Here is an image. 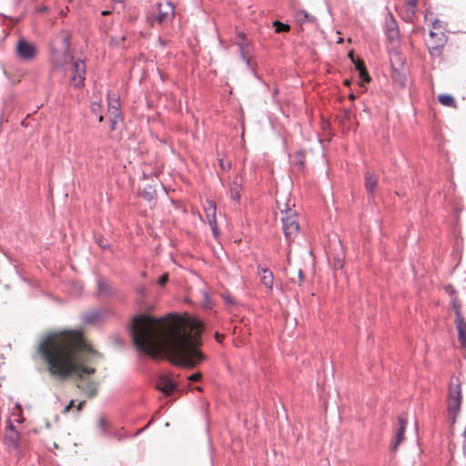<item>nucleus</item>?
<instances>
[{
    "mask_svg": "<svg viewBox=\"0 0 466 466\" xmlns=\"http://www.w3.org/2000/svg\"><path fill=\"white\" fill-rule=\"evenodd\" d=\"M193 332L180 331L178 316L155 318L149 314L136 315L130 325V335L137 351L152 359H157L160 351H166L171 362L186 368H194L206 360L199 348L202 345V322L194 319Z\"/></svg>",
    "mask_w": 466,
    "mask_h": 466,
    "instance_id": "nucleus-1",
    "label": "nucleus"
},
{
    "mask_svg": "<svg viewBox=\"0 0 466 466\" xmlns=\"http://www.w3.org/2000/svg\"><path fill=\"white\" fill-rule=\"evenodd\" d=\"M37 353L46 363L50 375L65 380L76 375L79 382L77 387L88 398L97 394V386L94 381L83 380V376L94 374V368H86L83 364L88 361L89 356H98L79 330H63L51 332L42 337Z\"/></svg>",
    "mask_w": 466,
    "mask_h": 466,
    "instance_id": "nucleus-2",
    "label": "nucleus"
},
{
    "mask_svg": "<svg viewBox=\"0 0 466 466\" xmlns=\"http://www.w3.org/2000/svg\"><path fill=\"white\" fill-rule=\"evenodd\" d=\"M70 33L62 30L54 36L50 44V61L56 68L64 69L73 61L70 53Z\"/></svg>",
    "mask_w": 466,
    "mask_h": 466,
    "instance_id": "nucleus-3",
    "label": "nucleus"
},
{
    "mask_svg": "<svg viewBox=\"0 0 466 466\" xmlns=\"http://www.w3.org/2000/svg\"><path fill=\"white\" fill-rule=\"evenodd\" d=\"M284 206V209L279 208L281 214H285V216L281 218L283 232L287 238H292L299 232V224L297 219L296 212H293L289 208H288V204H285Z\"/></svg>",
    "mask_w": 466,
    "mask_h": 466,
    "instance_id": "nucleus-4",
    "label": "nucleus"
},
{
    "mask_svg": "<svg viewBox=\"0 0 466 466\" xmlns=\"http://www.w3.org/2000/svg\"><path fill=\"white\" fill-rule=\"evenodd\" d=\"M462 400L461 389L458 384L455 388L451 387L448 396V416L451 424H455L457 414L460 412Z\"/></svg>",
    "mask_w": 466,
    "mask_h": 466,
    "instance_id": "nucleus-5",
    "label": "nucleus"
},
{
    "mask_svg": "<svg viewBox=\"0 0 466 466\" xmlns=\"http://www.w3.org/2000/svg\"><path fill=\"white\" fill-rule=\"evenodd\" d=\"M431 42L427 44L429 53L431 56L439 57L442 54L444 46L447 43L448 37L444 31H430Z\"/></svg>",
    "mask_w": 466,
    "mask_h": 466,
    "instance_id": "nucleus-6",
    "label": "nucleus"
},
{
    "mask_svg": "<svg viewBox=\"0 0 466 466\" xmlns=\"http://www.w3.org/2000/svg\"><path fill=\"white\" fill-rule=\"evenodd\" d=\"M96 296L106 299H120L119 290L106 278L101 276L96 279Z\"/></svg>",
    "mask_w": 466,
    "mask_h": 466,
    "instance_id": "nucleus-7",
    "label": "nucleus"
},
{
    "mask_svg": "<svg viewBox=\"0 0 466 466\" xmlns=\"http://www.w3.org/2000/svg\"><path fill=\"white\" fill-rule=\"evenodd\" d=\"M15 52L19 60L30 62L36 57L37 49L33 43L28 42L25 38H20L16 44Z\"/></svg>",
    "mask_w": 466,
    "mask_h": 466,
    "instance_id": "nucleus-8",
    "label": "nucleus"
},
{
    "mask_svg": "<svg viewBox=\"0 0 466 466\" xmlns=\"http://www.w3.org/2000/svg\"><path fill=\"white\" fill-rule=\"evenodd\" d=\"M86 79V63L82 59L72 61V77L71 81L76 88L84 85Z\"/></svg>",
    "mask_w": 466,
    "mask_h": 466,
    "instance_id": "nucleus-9",
    "label": "nucleus"
},
{
    "mask_svg": "<svg viewBox=\"0 0 466 466\" xmlns=\"http://www.w3.org/2000/svg\"><path fill=\"white\" fill-rule=\"evenodd\" d=\"M384 33L389 42H399L400 37V29L394 16L388 13L385 18Z\"/></svg>",
    "mask_w": 466,
    "mask_h": 466,
    "instance_id": "nucleus-10",
    "label": "nucleus"
},
{
    "mask_svg": "<svg viewBox=\"0 0 466 466\" xmlns=\"http://www.w3.org/2000/svg\"><path fill=\"white\" fill-rule=\"evenodd\" d=\"M157 389L165 395L170 396L177 389V384L167 375H161L157 380Z\"/></svg>",
    "mask_w": 466,
    "mask_h": 466,
    "instance_id": "nucleus-11",
    "label": "nucleus"
},
{
    "mask_svg": "<svg viewBox=\"0 0 466 466\" xmlns=\"http://www.w3.org/2000/svg\"><path fill=\"white\" fill-rule=\"evenodd\" d=\"M398 422H399V430L396 433L394 441L390 444V450L392 451H396L398 449V446L404 440V432H405L406 427H407V420L402 416L398 417Z\"/></svg>",
    "mask_w": 466,
    "mask_h": 466,
    "instance_id": "nucleus-12",
    "label": "nucleus"
},
{
    "mask_svg": "<svg viewBox=\"0 0 466 466\" xmlns=\"http://www.w3.org/2000/svg\"><path fill=\"white\" fill-rule=\"evenodd\" d=\"M82 321L86 325H94L103 320V311L98 309L87 310L81 314Z\"/></svg>",
    "mask_w": 466,
    "mask_h": 466,
    "instance_id": "nucleus-13",
    "label": "nucleus"
},
{
    "mask_svg": "<svg viewBox=\"0 0 466 466\" xmlns=\"http://www.w3.org/2000/svg\"><path fill=\"white\" fill-rule=\"evenodd\" d=\"M258 273L260 277L261 283L269 290L273 289L274 275L267 267L258 266Z\"/></svg>",
    "mask_w": 466,
    "mask_h": 466,
    "instance_id": "nucleus-14",
    "label": "nucleus"
},
{
    "mask_svg": "<svg viewBox=\"0 0 466 466\" xmlns=\"http://www.w3.org/2000/svg\"><path fill=\"white\" fill-rule=\"evenodd\" d=\"M243 189L242 181L238 180V176L230 182L229 185V193L230 198L236 202L239 203L241 198V191Z\"/></svg>",
    "mask_w": 466,
    "mask_h": 466,
    "instance_id": "nucleus-15",
    "label": "nucleus"
},
{
    "mask_svg": "<svg viewBox=\"0 0 466 466\" xmlns=\"http://www.w3.org/2000/svg\"><path fill=\"white\" fill-rule=\"evenodd\" d=\"M454 323L458 332V341L461 348L465 351L464 357L466 358V321L463 319L454 321Z\"/></svg>",
    "mask_w": 466,
    "mask_h": 466,
    "instance_id": "nucleus-16",
    "label": "nucleus"
},
{
    "mask_svg": "<svg viewBox=\"0 0 466 466\" xmlns=\"http://www.w3.org/2000/svg\"><path fill=\"white\" fill-rule=\"evenodd\" d=\"M365 181L364 186L370 197L374 195L377 188L378 179L370 170H367L364 174Z\"/></svg>",
    "mask_w": 466,
    "mask_h": 466,
    "instance_id": "nucleus-17",
    "label": "nucleus"
},
{
    "mask_svg": "<svg viewBox=\"0 0 466 466\" xmlns=\"http://www.w3.org/2000/svg\"><path fill=\"white\" fill-rule=\"evenodd\" d=\"M140 196L147 201H152L157 196L155 187L153 185L146 186L140 192Z\"/></svg>",
    "mask_w": 466,
    "mask_h": 466,
    "instance_id": "nucleus-18",
    "label": "nucleus"
},
{
    "mask_svg": "<svg viewBox=\"0 0 466 466\" xmlns=\"http://www.w3.org/2000/svg\"><path fill=\"white\" fill-rule=\"evenodd\" d=\"M96 429L99 431V433L103 436L108 434V421L104 415H101L98 418V420L96 423Z\"/></svg>",
    "mask_w": 466,
    "mask_h": 466,
    "instance_id": "nucleus-19",
    "label": "nucleus"
},
{
    "mask_svg": "<svg viewBox=\"0 0 466 466\" xmlns=\"http://www.w3.org/2000/svg\"><path fill=\"white\" fill-rule=\"evenodd\" d=\"M120 103L118 99H114L108 103V112L115 118H120L121 114L119 113Z\"/></svg>",
    "mask_w": 466,
    "mask_h": 466,
    "instance_id": "nucleus-20",
    "label": "nucleus"
},
{
    "mask_svg": "<svg viewBox=\"0 0 466 466\" xmlns=\"http://www.w3.org/2000/svg\"><path fill=\"white\" fill-rule=\"evenodd\" d=\"M439 102L445 106H454L455 99L451 95L441 94L438 96Z\"/></svg>",
    "mask_w": 466,
    "mask_h": 466,
    "instance_id": "nucleus-21",
    "label": "nucleus"
},
{
    "mask_svg": "<svg viewBox=\"0 0 466 466\" xmlns=\"http://www.w3.org/2000/svg\"><path fill=\"white\" fill-rule=\"evenodd\" d=\"M216 205L214 202L208 201L207 202V206L205 207V213L208 220L209 219H217L216 218Z\"/></svg>",
    "mask_w": 466,
    "mask_h": 466,
    "instance_id": "nucleus-22",
    "label": "nucleus"
},
{
    "mask_svg": "<svg viewBox=\"0 0 466 466\" xmlns=\"http://www.w3.org/2000/svg\"><path fill=\"white\" fill-rule=\"evenodd\" d=\"M358 73H359V77H360V86L361 88H363V90H362V91H364V90L366 89L365 85H366V84H368V83H370V80H371V78H370V76H369V73H368V71H367V68H364V69H362V70H360V71H358Z\"/></svg>",
    "mask_w": 466,
    "mask_h": 466,
    "instance_id": "nucleus-23",
    "label": "nucleus"
},
{
    "mask_svg": "<svg viewBox=\"0 0 466 466\" xmlns=\"http://www.w3.org/2000/svg\"><path fill=\"white\" fill-rule=\"evenodd\" d=\"M5 440L13 446L15 450H18L20 448L19 440L20 433L19 431H15L10 435L5 436Z\"/></svg>",
    "mask_w": 466,
    "mask_h": 466,
    "instance_id": "nucleus-24",
    "label": "nucleus"
},
{
    "mask_svg": "<svg viewBox=\"0 0 466 466\" xmlns=\"http://www.w3.org/2000/svg\"><path fill=\"white\" fill-rule=\"evenodd\" d=\"M451 306H452V309H453L454 313H455V319H454V321H457V320H460V319H463L464 318L462 317L461 311V303L458 300L457 297H454L451 299Z\"/></svg>",
    "mask_w": 466,
    "mask_h": 466,
    "instance_id": "nucleus-25",
    "label": "nucleus"
},
{
    "mask_svg": "<svg viewBox=\"0 0 466 466\" xmlns=\"http://www.w3.org/2000/svg\"><path fill=\"white\" fill-rule=\"evenodd\" d=\"M272 25L277 34L287 33L290 30V25L289 24H284L279 20L274 21Z\"/></svg>",
    "mask_w": 466,
    "mask_h": 466,
    "instance_id": "nucleus-26",
    "label": "nucleus"
},
{
    "mask_svg": "<svg viewBox=\"0 0 466 466\" xmlns=\"http://www.w3.org/2000/svg\"><path fill=\"white\" fill-rule=\"evenodd\" d=\"M297 20L299 22H300L301 24L303 23H306V22H309V21H314L315 20V17L310 15L307 11L305 10H300L297 13Z\"/></svg>",
    "mask_w": 466,
    "mask_h": 466,
    "instance_id": "nucleus-27",
    "label": "nucleus"
},
{
    "mask_svg": "<svg viewBox=\"0 0 466 466\" xmlns=\"http://www.w3.org/2000/svg\"><path fill=\"white\" fill-rule=\"evenodd\" d=\"M305 153L302 150L297 151L295 154V165L299 166V167H303L305 164Z\"/></svg>",
    "mask_w": 466,
    "mask_h": 466,
    "instance_id": "nucleus-28",
    "label": "nucleus"
},
{
    "mask_svg": "<svg viewBox=\"0 0 466 466\" xmlns=\"http://www.w3.org/2000/svg\"><path fill=\"white\" fill-rule=\"evenodd\" d=\"M394 81L398 82L401 87L405 86L406 77L404 75H401L400 72L395 71L393 76Z\"/></svg>",
    "mask_w": 466,
    "mask_h": 466,
    "instance_id": "nucleus-29",
    "label": "nucleus"
},
{
    "mask_svg": "<svg viewBox=\"0 0 466 466\" xmlns=\"http://www.w3.org/2000/svg\"><path fill=\"white\" fill-rule=\"evenodd\" d=\"M208 224L210 226L213 236L215 238H218L219 236V230H218L217 219H209Z\"/></svg>",
    "mask_w": 466,
    "mask_h": 466,
    "instance_id": "nucleus-30",
    "label": "nucleus"
},
{
    "mask_svg": "<svg viewBox=\"0 0 466 466\" xmlns=\"http://www.w3.org/2000/svg\"><path fill=\"white\" fill-rule=\"evenodd\" d=\"M350 56L352 59V62L354 63L355 68H356L357 71H360V70H362V69L366 68L365 64H364L363 61H361L360 59L355 60L351 54H350Z\"/></svg>",
    "mask_w": 466,
    "mask_h": 466,
    "instance_id": "nucleus-31",
    "label": "nucleus"
},
{
    "mask_svg": "<svg viewBox=\"0 0 466 466\" xmlns=\"http://www.w3.org/2000/svg\"><path fill=\"white\" fill-rule=\"evenodd\" d=\"M407 11L410 12L411 15H415L416 13V0H407Z\"/></svg>",
    "mask_w": 466,
    "mask_h": 466,
    "instance_id": "nucleus-32",
    "label": "nucleus"
},
{
    "mask_svg": "<svg viewBox=\"0 0 466 466\" xmlns=\"http://www.w3.org/2000/svg\"><path fill=\"white\" fill-rule=\"evenodd\" d=\"M433 31H444V27L442 26V22L439 19H436L433 23H432V29Z\"/></svg>",
    "mask_w": 466,
    "mask_h": 466,
    "instance_id": "nucleus-33",
    "label": "nucleus"
},
{
    "mask_svg": "<svg viewBox=\"0 0 466 466\" xmlns=\"http://www.w3.org/2000/svg\"><path fill=\"white\" fill-rule=\"evenodd\" d=\"M219 167L222 170L228 171L231 168V162L230 161H224L222 158L218 160Z\"/></svg>",
    "mask_w": 466,
    "mask_h": 466,
    "instance_id": "nucleus-34",
    "label": "nucleus"
},
{
    "mask_svg": "<svg viewBox=\"0 0 466 466\" xmlns=\"http://www.w3.org/2000/svg\"><path fill=\"white\" fill-rule=\"evenodd\" d=\"M167 17H168V14L166 12H162V11H159V14L157 15V21L159 23V24H163L165 22H167Z\"/></svg>",
    "mask_w": 466,
    "mask_h": 466,
    "instance_id": "nucleus-35",
    "label": "nucleus"
},
{
    "mask_svg": "<svg viewBox=\"0 0 466 466\" xmlns=\"http://www.w3.org/2000/svg\"><path fill=\"white\" fill-rule=\"evenodd\" d=\"M167 281H168V275L163 274L158 278L157 284L159 286H165L167 283Z\"/></svg>",
    "mask_w": 466,
    "mask_h": 466,
    "instance_id": "nucleus-36",
    "label": "nucleus"
},
{
    "mask_svg": "<svg viewBox=\"0 0 466 466\" xmlns=\"http://www.w3.org/2000/svg\"><path fill=\"white\" fill-rule=\"evenodd\" d=\"M96 243L103 249H106V248H109L108 242L105 238H98Z\"/></svg>",
    "mask_w": 466,
    "mask_h": 466,
    "instance_id": "nucleus-37",
    "label": "nucleus"
},
{
    "mask_svg": "<svg viewBox=\"0 0 466 466\" xmlns=\"http://www.w3.org/2000/svg\"><path fill=\"white\" fill-rule=\"evenodd\" d=\"M202 378V374L200 372H196L188 376L187 380L190 381H199Z\"/></svg>",
    "mask_w": 466,
    "mask_h": 466,
    "instance_id": "nucleus-38",
    "label": "nucleus"
},
{
    "mask_svg": "<svg viewBox=\"0 0 466 466\" xmlns=\"http://www.w3.org/2000/svg\"><path fill=\"white\" fill-rule=\"evenodd\" d=\"M118 120H122V117L120 118H115V116H112L110 119V131H114L116 128V123Z\"/></svg>",
    "mask_w": 466,
    "mask_h": 466,
    "instance_id": "nucleus-39",
    "label": "nucleus"
},
{
    "mask_svg": "<svg viewBox=\"0 0 466 466\" xmlns=\"http://www.w3.org/2000/svg\"><path fill=\"white\" fill-rule=\"evenodd\" d=\"M101 108V105L97 102H94L91 105V110L94 114H96Z\"/></svg>",
    "mask_w": 466,
    "mask_h": 466,
    "instance_id": "nucleus-40",
    "label": "nucleus"
},
{
    "mask_svg": "<svg viewBox=\"0 0 466 466\" xmlns=\"http://www.w3.org/2000/svg\"><path fill=\"white\" fill-rule=\"evenodd\" d=\"M75 401L71 400L67 406L64 409V413H67L73 407H74Z\"/></svg>",
    "mask_w": 466,
    "mask_h": 466,
    "instance_id": "nucleus-41",
    "label": "nucleus"
},
{
    "mask_svg": "<svg viewBox=\"0 0 466 466\" xmlns=\"http://www.w3.org/2000/svg\"><path fill=\"white\" fill-rule=\"evenodd\" d=\"M298 275H299V284L301 285V283L304 281V279H305L304 273L301 269H299Z\"/></svg>",
    "mask_w": 466,
    "mask_h": 466,
    "instance_id": "nucleus-42",
    "label": "nucleus"
},
{
    "mask_svg": "<svg viewBox=\"0 0 466 466\" xmlns=\"http://www.w3.org/2000/svg\"><path fill=\"white\" fill-rule=\"evenodd\" d=\"M6 429H7V430H9V431H13V433H15V431H17L15 430V427L14 426V424L12 423V421H11V420H9V421H8V424H7V426H6Z\"/></svg>",
    "mask_w": 466,
    "mask_h": 466,
    "instance_id": "nucleus-43",
    "label": "nucleus"
},
{
    "mask_svg": "<svg viewBox=\"0 0 466 466\" xmlns=\"http://www.w3.org/2000/svg\"><path fill=\"white\" fill-rule=\"evenodd\" d=\"M167 5L170 6L171 16L173 17L175 15V5L171 2H168Z\"/></svg>",
    "mask_w": 466,
    "mask_h": 466,
    "instance_id": "nucleus-44",
    "label": "nucleus"
},
{
    "mask_svg": "<svg viewBox=\"0 0 466 466\" xmlns=\"http://www.w3.org/2000/svg\"><path fill=\"white\" fill-rule=\"evenodd\" d=\"M86 404V401L83 400V401H80L77 405V410H81L83 409V407L85 406Z\"/></svg>",
    "mask_w": 466,
    "mask_h": 466,
    "instance_id": "nucleus-45",
    "label": "nucleus"
},
{
    "mask_svg": "<svg viewBox=\"0 0 466 466\" xmlns=\"http://www.w3.org/2000/svg\"><path fill=\"white\" fill-rule=\"evenodd\" d=\"M222 337H223V336H222L221 334H219L218 332H216V334H215V338H216L217 341L220 342V341H221Z\"/></svg>",
    "mask_w": 466,
    "mask_h": 466,
    "instance_id": "nucleus-46",
    "label": "nucleus"
},
{
    "mask_svg": "<svg viewBox=\"0 0 466 466\" xmlns=\"http://www.w3.org/2000/svg\"><path fill=\"white\" fill-rule=\"evenodd\" d=\"M238 37L241 39V40H246V35L244 33L240 32L238 34Z\"/></svg>",
    "mask_w": 466,
    "mask_h": 466,
    "instance_id": "nucleus-47",
    "label": "nucleus"
},
{
    "mask_svg": "<svg viewBox=\"0 0 466 466\" xmlns=\"http://www.w3.org/2000/svg\"><path fill=\"white\" fill-rule=\"evenodd\" d=\"M110 14H111V11H108V10H104V11L101 12L102 15H108Z\"/></svg>",
    "mask_w": 466,
    "mask_h": 466,
    "instance_id": "nucleus-48",
    "label": "nucleus"
},
{
    "mask_svg": "<svg viewBox=\"0 0 466 466\" xmlns=\"http://www.w3.org/2000/svg\"><path fill=\"white\" fill-rule=\"evenodd\" d=\"M349 98H350L351 101H353V100H355V99H356V96H355L353 93H351V94H350Z\"/></svg>",
    "mask_w": 466,
    "mask_h": 466,
    "instance_id": "nucleus-49",
    "label": "nucleus"
},
{
    "mask_svg": "<svg viewBox=\"0 0 466 466\" xmlns=\"http://www.w3.org/2000/svg\"><path fill=\"white\" fill-rule=\"evenodd\" d=\"M350 83H351V82H350V80H349V79H346V80L344 81V85H345V86H350Z\"/></svg>",
    "mask_w": 466,
    "mask_h": 466,
    "instance_id": "nucleus-50",
    "label": "nucleus"
},
{
    "mask_svg": "<svg viewBox=\"0 0 466 466\" xmlns=\"http://www.w3.org/2000/svg\"><path fill=\"white\" fill-rule=\"evenodd\" d=\"M462 437H463L464 441H466V426H465V429L463 431Z\"/></svg>",
    "mask_w": 466,
    "mask_h": 466,
    "instance_id": "nucleus-51",
    "label": "nucleus"
},
{
    "mask_svg": "<svg viewBox=\"0 0 466 466\" xmlns=\"http://www.w3.org/2000/svg\"><path fill=\"white\" fill-rule=\"evenodd\" d=\"M279 94V89L278 88H275L274 91H273V95L276 96Z\"/></svg>",
    "mask_w": 466,
    "mask_h": 466,
    "instance_id": "nucleus-52",
    "label": "nucleus"
},
{
    "mask_svg": "<svg viewBox=\"0 0 466 466\" xmlns=\"http://www.w3.org/2000/svg\"><path fill=\"white\" fill-rule=\"evenodd\" d=\"M103 120H104V116L102 115H100L99 117H98V121L102 122Z\"/></svg>",
    "mask_w": 466,
    "mask_h": 466,
    "instance_id": "nucleus-53",
    "label": "nucleus"
},
{
    "mask_svg": "<svg viewBox=\"0 0 466 466\" xmlns=\"http://www.w3.org/2000/svg\"><path fill=\"white\" fill-rule=\"evenodd\" d=\"M195 390H197L198 391H202V388L200 386L196 387Z\"/></svg>",
    "mask_w": 466,
    "mask_h": 466,
    "instance_id": "nucleus-54",
    "label": "nucleus"
},
{
    "mask_svg": "<svg viewBox=\"0 0 466 466\" xmlns=\"http://www.w3.org/2000/svg\"><path fill=\"white\" fill-rule=\"evenodd\" d=\"M46 9H47V8L44 6V7H42V8L40 9V11H41V12H45Z\"/></svg>",
    "mask_w": 466,
    "mask_h": 466,
    "instance_id": "nucleus-55",
    "label": "nucleus"
},
{
    "mask_svg": "<svg viewBox=\"0 0 466 466\" xmlns=\"http://www.w3.org/2000/svg\"><path fill=\"white\" fill-rule=\"evenodd\" d=\"M116 2H122L123 0H115Z\"/></svg>",
    "mask_w": 466,
    "mask_h": 466,
    "instance_id": "nucleus-56",
    "label": "nucleus"
}]
</instances>
